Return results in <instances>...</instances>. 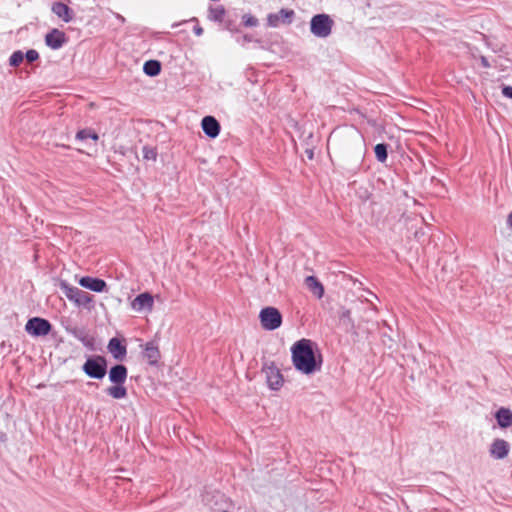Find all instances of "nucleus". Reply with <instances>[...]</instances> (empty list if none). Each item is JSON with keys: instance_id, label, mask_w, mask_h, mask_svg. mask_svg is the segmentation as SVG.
<instances>
[{"instance_id": "72a5a7b5", "label": "nucleus", "mask_w": 512, "mask_h": 512, "mask_svg": "<svg viewBox=\"0 0 512 512\" xmlns=\"http://www.w3.org/2000/svg\"><path fill=\"white\" fill-rule=\"evenodd\" d=\"M481 63H482V65H483V67H485V68L490 67V64H489V62H488L487 58H486V57H484V56H482V57H481Z\"/></svg>"}, {"instance_id": "f704fd0d", "label": "nucleus", "mask_w": 512, "mask_h": 512, "mask_svg": "<svg viewBox=\"0 0 512 512\" xmlns=\"http://www.w3.org/2000/svg\"><path fill=\"white\" fill-rule=\"evenodd\" d=\"M507 225L512 228V212L507 217Z\"/></svg>"}, {"instance_id": "7c9ffc66", "label": "nucleus", "mask_w": 512, "mask_h": 512, "mask_svg": "<svg viewBox=\"0 0 512 512\" xmlns=\"http://www.w3.org/2000/svg\"><path fill=\"white\" fill-rule=\"evenodd\" d=\"M24 57L27 59L28 62H34L39 58V53L36 50L31 49L26 52Z\"/></svg>"}, {"instance_id": "c9c22d12", "label": "nucleus", "mask_w": 512, "mask_h": 512, "mask_svg": "<svg viewBox=\"0 0 512 512\" xmlns=\"http://www.w3.org/2000/svg\"><path fill=\"white\" fill-rule=\"evenodd\" d=\"M244 40H245V41H250L251 39H250L247 35H245V36H244Z\"/></svg>"}, {"instance_id": "9d476101", "label": "nucleus", "mask_w": 512, "mask_h": 512, "mask_svg": "<svg viewBox=\"0 0 512 512\" xmlns=\"http://www.w3.org/2000/svg\"><path fill=\"white\" fill-rule=\"evenodd\" d=\"M46 45L52 49H59L66 42L65 33L58 30L53 29L45 36Z\"/></svg>"}, {"instance_id": "f257e3e1", "label": "nucleus", "mask_w": 512, "mask_h": 512, "mask_svg": "<svg viewBox=\"0 0 512 512\" xmlns=\"http://www.w3.org/2000/svg\"><path fill=\"white\" fill-rule=\"evenodd\" d=\"M341 168L349 172H357L364 160L366 145L358 129L353 126L337 128L329 136Z\"/></svg>"}, {"instance_id": "7ed1b4c3", "label": "nucleus", "mask_w": 512, "mask_h": 512, "mask_svg": "<svg viewBox=\"0 0 512 512\" xmlns=\"http://www.w3.org/2000/svg\"><path fill=\"white\" fill-rule=\"evenodd\" d=\"M334 22L328 14L314 15L310 21V31L318 38H327L333 28Z\"/></svg>"}, {"instance_id": "39448f33", "label": "nucleus", "mask_w": 512, "mask_h": 512, "mask_svg": "<svg viewBox=\"0 0 512 512\" xmlns=\"http://www.w3.org/2000/svg\"><path fill=\"white\" fill-rule=\"evenodd\" d=\"M84 373L94 379H102L107 372V362L102 356L88 358L82 367Z\"/></svg>"}, {"instance_id": "0eeeda50", "label": "nucleus", "mask_w": 512, "mask_h": 512, "mask_svg": "<svg viewBox=\"0 0 512 512\" xmlns=\"http://www.w3.org/2000/svg\"><path fill=\"white\" fill-rule=\"evenodd\" d=\"M262 372L265 374L266 382L270 389L278 390L282 387L284 382L283 376L274 362H265Z\"/></svg>"}, {"instance_id": "f03ea898", "label": "nucleus", "mask_w": 512, "mask_h": 512, "mask_svg": "<svg viewBox=\"0 0 512 512\" xmlns=\"http://www.w3.org/2000/svg\"><path fill=\"white\" fill-rule=\"evenodd\" d=\"M314 343L309 339H301L291 347L294 367L303 374L310 375L320 371L322 357L315 355Z\"/></svg>"}, {"instance_id": "393cba45", "label": "nucleus", "mask_w": 512, "mask_h": 512, "mask_svg": "<svg viewBox=\"0 0 512 512\" xmlns=\"http://www.w3.org/2000/svg\"><path fill=\"white\" fill-rule=\"evenodd\" d=\"M387 148V144L384 143H379L374 147L376 159L381 163H384L387 160Z\"/></svg>"}, {"instance_id": "dca6fc26", "label": "nucleus", "mask_w": 512, "mask_h": 512, "mask_svg": "<svg viewBox=\"0 0 512 512\" xmlns=\"http://www.w3.org/2000/svg\"><path fill=\"white\" fill-rule=\"evenodd\" d=\"M107 348L116 360H123L127 354L126 346L118 338L110 339Z\"/></svg>"}, {"instance_id": "423d86ee", "label": "nucleus", "mask_w": 512, "mask_h": 512, "mask_svg": "<svg viewBox=\"0 0 512 512\" xmlns=\"http://www.w3.org/2000/svg\"><path fill=\"white\" fill-rule=\"evenodd\" d=\"M62 288L64 290L65 296L73 301L77 306H83L86 308L92 307L93 296L88 292L80 290L77 287L68 286L66 284H62Z\"/></svg>"}, {"instance_id": "c756f323", "label": "nucleus", "mask_w": 512, "mask_h": 512, "mask_svg": "<svg viewBox=\"0 0 512 512\" xmlns=\"http://www.w3.org/2000/svg\"><path fill=\"white\" fill-rule=\"evenodd\" d=\"M143 157L146 160H153V161H155L156 157H157V152H156V150L154 148L145 146L143 148Z\"/></svg>"}, {"instance_id": "cd10ccee", "label": "nucleus", "mask_w": 512, "mask_h": 512, "mask_svg": "<svg viewBox=\"0 0 512 512\" xmlns=\"http://www.w3.org/2000/svg\"><path fill=\"white\" fill-rule=\"evenodd\" d=\"M24 59V54L22 51L18 50L13 52V54L10 56L9 63L11 66H18Z\"/></svg>"}, {"instance_id": "ddd939ff", "label": "nucleus", "mask_w": 512, "mask_h": 512, "mask_svg": "<svg viewBox=\"0 0 512 512\" xmlns=\"http://www.w3.org/2000/svg\"><path fill=\"white\" fill-rule=\"evenodd\" d=\"M79 284L87 289H90L94 292H103L105 291L107 284L104 280L99 278H93V277H82L79 280Z\"/></svg>"}, {"instance_id": "20e7f679", "label": "nucleus", "mask_w": 512, "mask_h": 512, "mask_svg": "<svg viewBox=\"0 0 512 512\" xmlns=\"http://www.w3.org/2000/svg\"><path fill=\"white\" fill-rule=\"evenodd\" d=\"M259 320L264 330L273 331L281 326L282 315L277 308L268 306L260 311Z\"/></svg>"}, {"instance_id": "f3484780", "label": "nucleus", "mask_w": 512, "mask_h": 512, "mask_svg": "<svg viewBox=\"0 0 512 512\" xmlns=\"http://www.w3.org/2000/svg\"><path fill=\"white\" fill-rule=\"evenodd\" d=\"M154 304L153 297L149 293L139 294L132 302V307L135 310L148 309L152 310Z\"/></svg>"}, {"instance_id": "f8f14e48", "label": "nucleus", "mask_w": 512, "mask_h": 512, "mask_svg": "<svg viewBox=\"0 0 512 512\" xmlns=\"http://www.w3.org/2000/svg\"><path fill=\"white\" fill-rule=\"evenodd\" d=\"M509 453V444L503 439H496L490 446V454L495 459H504Z\"/></svg>"}, {"instance_id": "c85d7f7f", "label": "nucleus", "mask_w": 512, "mask_h": 512, "mask_svg": "<svg viewBox=\"0 0 512 512\" xmlns=\"http://www.w3.org/2000/svg\"><path fill=\"white\" fill-rule=\"evenodd\" d=\"M242 22L247 27H255L258 25V19L251 14H244L242 16Z\"/></svg>"}, {"instance_id": "bb28decb", "label": "nucleus", "mask_w": 512, "mask_h": 512, "mask_svg": "<svg viewBox=\"0 0 512 512\" xmlns=\"http://www.w3.org/2000/svg\"><path fill=\"white\" fill-rule=\"evenodd\" d=\"M225 15V9L223 7H217L210 10V19L214 21H222Z\"/></svg>"}, {"instance_id": "412c9836", "label": "nucleus", "mask_w": 512, "mask_h": 512, "mask_svg": "<svg viewBox=\"0 0 512 512\" xmlns=\"http://www.w3.org/2000/svg\"><path fill=\"white\" fill-rule=\"evenodd\" d=\"M106 393L113 399H123L127 397V388L124 384H115L108 387Z\"/></svg>"}, {"instance_id": "4468645a", "label": "nucleus", "mask_w": 512, "mask_h": 512, "mask_svg": "<svg viewBox=\"0 0 512 512\" xmlns=\"http://www.w3.org/2000/svg\"><path fill=\"white\" fill-rule=\"evenodd\" d=\"M128 375L127 368L122 364L113 366L109 371V380L114 384H124Z\"/></svg>"}, {"instance_id": "2f4dec72", "label": "nucleus", "mask_w": 512, "mask_h": 512, "mask_svg": "<svg viewBox=\"0 0 512 512\" xmlns=\"http://www.w3.org/2000/svg\"><path fill=\"white\" fill-rule=\"evenodd\" d=\"M502 93L505 97L512 99V87L511 86H504L502 89Z\"/></svg>"}, {"instance_id": "aec40b11", "label": "nucleus", "mask_w": 512, "mask_h": 512, "mask_svg": "<svg viewBox=\"0 0 512 512\" xmlns=\"http://www.w3.org/2000/svg\"><path fill=\"white\" fill-rule=\"evenodd\" d=\"M307 288L317 297L322 298L324 295V287L314 276H308L305 279Z\"/></svg>"}, {"instance_id": "9b49d317", "label": "nucleus", "mask_w": 512, "mask_h": 512, "mask_svg": "<svg viewBox=\"0 0 512 512\" xmlns=\"http://www.w3.org/2000/svg\"><path fill=\"white\" fill-rule=\"evenodd\" d=\"M201 126L208 137L215 138L219 135L220 124L213 116H205L202 119Z\"/></svg>"}, {"instance_id": "473e14b6", "label": "nucleus", "mask_w": 512, "mask_h": 512, "mask_svg": "<svg viewBox=\"0 0 512 512\" xmlns=\"http://www.w3.org/2000/svg\"><path fill=\"white\" fill-rule=\"evenodd\" d=\"M194 33L197 35V36H201L203 34V28L200 27V26H196L194 27Z\"/></svg>"}, {"instance_id": "a878e982", "label": "nucleus", "mask_w": 512, "mask_h": 512, "mask_svg": "<svg viewBox=\"0 0 512 512\" xmlns=\"http://www.w3.org/2000/svg\"><path fill=\"white\" fill-rule=\"evenodd\" d=\"M76 138L78 140H86V139H92L94 141L98 140V134L92 131L91 129H82L77 132Z\"/></svg>"}, {"instance_id": "4be33fe9", "label": "nucleus", "mask_w": 512, "mask_h": 512, "mask_svg": "<svg viewBox=\"0 0 512 512\" xmlns=\"http://www.w3.org/2000/svg\"><path fill=\"white\" fill-rule=\"evenodd\" d=\"M143 71L148 76H157L161 71V64L157 60H149L144 63Z\"/></svg>"}, {"instance_id": "6e6552de", "label": "nucleus", "mask_w": 512, "mask_h": 512, "mask_svg": "<svg viewBox=\"0 0 512 512\" xmlns=\"http://www.w3.org/2000/svg\"><path fill=\"white\" fill-rule=\"evenodd\" d=\"M51 324L48 320L34 317L26 323V331L33 336H45L51 331Z\"/></svg>"}, {"instance_id": "5701e85b", "label": "nucleus", "mask_w": 512, "mask_h": 512, "mask_svg": "<svg viewBox=\"0 0 512 512\" xmlns=\"http://www.w3.org/2000/svg\"><path fill=\"white\" fill-rule=\"evenodd\" d=\"M339 320H340V323L343 326H345L347 329L352 330L355 328L354 321L351 317V311L349 309L341 308V310L339 312Z\"/></svg>"}, {"instance_id": "e433bc0d", "label": "nucleus", "mask_w": 512, "mask_h": 512, "mask_svg": "<svg viewBox=\"0 0 512 512\" xmlns=\"http://www.w3.org/2000/svg\"><path fill=\"white\" fill-rule=\"evenodd\" d=\"M308 156L311 159L313 157V153L312 152L308 153Z\"/></svg>"}, {"instance_id": "a211bd4d", "label": "nucleus", "mask_w": 512, "mask_h": 512, "mask_svg": "<svg viewBox=\"0 0 512 512\" xmlns=\"http://www.w3.org/2000/svg\"><path fill=\"white\" fill-rule=\"evenodd\" d=\"M144 358L150 365H156L160 359V351L154 342H148L145 344Z\"/></svg>"}, {"instance_id": "b1692460", "label": "nucleus", "mask_w": 512, "mask_h": 512, "mask_svg": "<svg viewBox=\"0 0 512 512\" xmlns=\"http://www.w3.org/2000/svg\"><path fill=\"white\" fill-rule=\"evenodd\" d=\"M72 334L75 338L83 343L86 347L93 346V338L83 329H74Z\"/></svg>"}, {"instance_id": "2eb2a0df", "label": "nucleus", "mask_w": 512, "mask_h": 512, "mask_svg": "<svg viewBox=\"0 0 512 512\" xmlns=\"http://www.w3.org/2000/svg\"><path fill=\"white\" fill-rule=\"evenodd\" d=\"M52 12L64 22L68 23L73 19V11L68 5L62 2H54L51 7Z\"/></svg>"}, {"instance_id": "6ab92c4d", "label": "nucleus", "mask_w": 512, "mask_h": 512, "mask_svg": "<svg viewBox=\"0 0 512 512\" xmlns=\"http://www.w3.org/2000/svg\"><path fill=\"white\" fill-rule=\"evenodd\" d=\"M495 418L501 428H508L512 426V411L508 408L501 407L496 412Z\"/></svg>"}, {"instance_id": "1a4fd4ad", "label": "nucleus", "mask_w": 512, "mask_h": 512, "mask_svg": "<svg viewBox=\"0 0 512 512\" xmlns=\"http://www.w3.org/2000/svg\"><path fill=\"white\" fill-rule=\"evenodd\" d=\"M294 11L291 9L282 8L277 13H270L267 16V25L269 27H278L282 24H290L294 18Z\"/></svg>"}]
</instances>
